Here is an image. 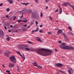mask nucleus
I'll list each match as a JSON object with an SVG mask.
<instances>
[{"instance_id":"1","label":"nucleus","mask_w":74,"mask_h":74,"mask_svg":"<svg viewBox=\"0 0 74 74\" xmlns=\"http://www.w3.org/2000/svg\"><path fill=\"white\" fill-rule=\"evenodd\" d=\"M37 53L43 56L50 55L52 52V51L49 49H40L36 50Z\"/></svg>"},{"instance_id":"2","label":"nucleus","mask_w":74,"mask_h":74,"mask_svg":"<svg viewBox=\"0 0 74 74\" xmlns=\"http://www.w3.org/2000/svg\"><path fill=\"white\" fill-rule=\"evenodd\" d=\"M10 60L12 61V62L16 63V58H15V56H13L10 57Z\"/></svg>"},{"instance_id":"3","label":"nucleus","mask_w":74,"mask_h":74,"mask_svg":"<svg viewBox=\"0 0 74 74\" xmlns=\"http://www.w3.org/2000/svg\"><path fill=\"white\" fill-rule=\"evenodd\" d=\"M65 49H74V47H69L67 46H65Z\"/></svg>"},{"instance_id":"4","label":"nucleus","mask_w":74,"mask_h":74,"mask_svg":"<svg viewBox=\"0 0 74 74\" xmlns=\"http://www.w3.org/2000/svg\"><path fill=\"white\" fill-rule=\"evenodd\" d=\"M4 37V32L2 30H0V37L3 38Z\"/></svg>"},{"instance_id":"5","label":"nucleus","mask_w":74,"mask_h":74,"mask_svg":"<svg viewBox=\"0 0 74 74\" xmlns=\"http://www.w3.org/2000/svg\"><path fill=\"white\" fill-rule=\"evenodd\" d=\"M22 49H23L24 50H26L25 49H26L27 51H29V50H30V49H31L30 48L27 47L26 45L23 46L22 47Z\"/></svg>"},{"instance_id":"6","label":"nucleus","mask_w":74,"mask_h":74,"mask_svg":"<svg viewBox=\"0 0 74 74\" xmlns=\"http://www.w3.org/2000/svg\"><path fill=\"white\" fill-rule=\"evenodd\" d=\"M60 47L62 49H65V43H62L61 45H60Z\"/></svg>"},{"instance_id":"7","label":"nucleus","mask_w":74,"mask_h":74,"mask_svg":"<svg viewBox=\"0 0 74 74\" xmlns=\"http://www.w3.org/2000/svg\"><path fill=\"white\" fill-rule=\"evenodd\" d=\"M10 53H12L10 51H7V53H4V54L6 56H8L9 55H10Z\"/></svg>"},{"instance_id":"8","label":"nucleus","mask_w":74,"mask_h":74,"mask_svg":"<svg viewBox=\"0 0 74 74\" xmlns=\"http://www.w3.org/2000/svg\"><path fill=\"white\" fill-rule=\"evenodd\" d=\"M14 66V64L12 63H10L9 64V67L10 68H12Z\"/></svg>"},{"instance_id":"9","label":"nucleus","mask_w":74,"mask_h":74,"mask_svg":"<svg viewBox=\"0 0 74 74\" xmlns=\"http://www.w3.org/2000/svg\"><path fill=\"white\" fill-rule=\"evenodd\" d=\"M56 66L58 67H61L62 66H63V64H61L57 63L56 64Z\"/></svg>"},{"instance_id":"10","label":"nucleus","mask_w":74,"mask_h":74,"mask_svg":"<svg viewBox=\"0 0 74 74\" xmlns=\"http://www.w3.org/2000/svg\"><path fill=\"white\" fill-rule=\"evenodd\" d=\"M36 40H37V41H40V42H42V40L40 38L38 37H36L35 38Z\"/></svg>"},{"instance_id":"11","label":"nucleus","mask_w":74,"mask_h":74,"mask_svg":"<svg viewBox=\"0 0 74 74\" xmlns=\"http://www.w3.org/2000/svg\"><path fill=\"white\" fill-rule=\"evenodd\" d=\"M33 64L35 66H36V67H37L38 66V65H37V62H34V63H33Z\"/></svg>"},{"instance_id":"12","label":"nucleus","mask_w":74,"mask_h":74,"mask_svg":"<svg viewBox=\"0 0 74 74\" xmlns=\"http://www.w3.org/2000/svg\"><path fill=\"white\" fill-rule=\"evenodd\" d=\"M62 33V30L60 29L58 31V34H60L61 33Z\"/></svg>"},{"instance_id":"13","label":"nucleus","mask_w":74,"mask_h":74,"mask_svg":"<svg viewBox=\"0 0 74 74\" xmlns=\"http://www.w3.org/2000/svg\"><path fill=\"white\" fill-rule=\"evenodd\" d=\"M59 7L60 8V12H59L60 14L62 13V8L60 7V5H59Z\"/></svg>"},{"instance_id":"14","label":"nucleus","mask_w":74,"mask_h":74,"mask_svg":"<svg viewBox=\"0 0 74 74\" xmlns=\"http://www.w3.org/2000/svg\"><path fill=\"white\" fill-rule=\"evenodd\" d=\"M8 2L10 3V4H12V3H13L12 0H8Z\"/></svg>"},{"instance_id":"15","label":"nucleus","mask_w":74,"mask_h":74,"mask_svg":"<svg viewBox=\"0 0 74 74\" xmlns=\"http://www.w3.org/2000/svg\"><path fill=\"white\" fill-rule=\"evenodd\" d=\"M69 35L70 36L71 35H72V36H74V34L72 32H69L68 33Z\"/></svg>"},{"instance_id":"16","label":"nucleus","mask_w":74,"mask_h":74,"mask_svg":"<svg viewBox=\"0 0 74 74\" xmlns=\"http://www.w3.org/2000/svg\"><path fill=\"white\" fill-rule=\"evenodd\" d=\"M17 22L18 23H20L21 22H22V21L21 19H19L17 21Z\"/></svg>"},{"instance_id":"17","label":"nucleus","mask_w":74,"mask_h":74,"mask_svg":"<svg viewBox=\"0 0 74 74\" xmlns=\"http://www.w3.org/2000/svg\"><path fill=\"white\" fill-rule=\"evenodd\" d=\"M68 71L69 74H72V72H71V71L70 70H68Z\"/></svg>"},{"instance_id":"18","label":"nucleus","mask_w":74,"mask_h":74,"mask_svg":"<svg viewBox=\"0 0 74 74\" xmlns=\"http://www.w3.org/2000/svg\"><path fill=\"white\" fill-rule=\"evenodd\" d=\"M7 41H9L10 40V37H8L6 39Z\"/></svg>"},{"instance_id":"19","label":"nucleus","mask_w":74,"mask_h":74,"mask_svg":"<svg viewBox=\"0 0 74 74\" xmlns=\"http://www.w3.org/2000/svg\"><path fill=\"white\" fill-rule=\"evenodd\" d=\"M38 68H39V69H41L42 68V66H38Z\"/></svg>"},{"instance_id":"20","label":"nucleus","mask_w":74,"mask_h":74,"mask_svg":"<svg viewBox=\"0 0 74 74\" xmlns=\"http://www.w3.org/2000/svg\"><path fill=\"white\" fill-rule=\"evenodd\" d=\"M6 11H8V12H9V11L10 10V9L9 8H8L6 9Z\"/></svg>"},{"instance_id":"21","label":"nucleus","mask_w":74,"mask_h":74,"mask_svg":"<svg viewBox=\"0 0 74 74\" xmlns=\"http://www.w3.org/2000/svg\"><path fill=\"white\" fill-rule=\"evenodd\" d=\"M69 70H70V71L71 70V71H72V72H73V69L71 68H69Z\"/></svg>"},{"instance_id":"22","label":"nucleus","mask_w":74,"mask_h":74,"mask_svg":"<svg viewBox=\"0 0 74 74\" xmlns=\"http://www.w3.org/2000/svg\"><path fill=\"white\" fill-rule=\"evenodd\" d=\"M22 22H25V23H26V22H27V20H23L22 21Z\"/></svg>"},{"instance_id":"23","label":"nucleus","mask_w":74,"mask_h":74,"mask_svg":"<svg viewBox=\"0 0 74 74\" xmlns=\"http://www.w3.org/2000/svg\"><path fill=\"white\" fill-rule=\"evenodd\" d=\"M58 71H60V73H64L63 71H62L61 70H59Z\"/></svg>"},{"instance_id":"24","label":"nucleus","mask_w":74,"mask_h":74,"mask_svg":"<svg viewBox=\"0 0 74 74\" xmlns=\"http://www.w3.org/2000/svg\"><path fill=\"white\" fill-rule=\"evenodd\" d=\"M39 32H40V33H43L42 30V29L40 30H39Z\"/></svg>"},{"instance_id":"25","label":"nucleus","mask_w":74,"mask_h":74,"mask_svg":"<svg viewBox=\"0 0 74 74\" xmlns=\"http://www.w3.org/2000/svg\"><path fill=\"white\" fill-rule=\"evenodd\" d=\"M36 32H38V30H39V28L38 27H37L36 28Z\"/></svg>"},{"instance_id":"26","label":"nucleus","mask_w":74,"mask_h":74,"mask_svg":"<svg viewBox=\"0 0 74 74\" xmlns=\"http://www.w3.org/2000/svg\"><path fill=\"white\" fill-rule=\"evenodd\" d=\"M69 3H65V6H67L68 4L69 5Z\"/></svg>"},{"instance_id":"27","label":"nucleus","mask_w":74,"mask_h":74,"mask_svg":"<svg viewBox=\"0 0 74 74\" xmlns=\"http://www.w3.org/2000/svg\"><path fill=\"white\" fill-rule=\"evenodd\" d=\"M69 30H70L71 31H72V29H71V27H69Z\"/></svg>"},{"instance_id":"28","label":"nucleus","mask_w":74,"mask_h":74,"mask_svg":"<svg viewBox=\"0 0 74 74\" xmlns=\"http://www.w3.org/2000/svg\"><path fill=\"white\" fill-rule=\"evenodd\" d=\"M42 12H41L40 13V16L41 17H42Z\"/></svg>"},{"instance_id":"29","label":"nucleus","mask_w":74,"mask_h":74,"mask_svg":"<svg viewBox=\"0 0 74 74\" xmlns=\"http://www.w3.org/2000/svg\"><path fill=\"white\" fill-rule=\"evenodd\" d=\"M65 39L66 40H67V41H68V38H67V37L66 36L65 37Z\"/></svg>"},{"instance_id":"30","label":"nucleus","mask_w":74,"mask_h":74,"mask_svg":"<svg viewBox=\"0 0 74 74\" xmlns=\"http://www.w3.org/2000/svg\"><path fill=\"white\" fill-rule=\"evenodd\" d=\"M36 32V30H33L32 31V33H34V32Z\"/></svg>"},{"instance_id":"31","label":"nucleus","mask_w":74,"mask_h":74,"mask_svg":"<svg viewBox=\"0 0 74 74\" xmlns=\"http://www.w3.org/2000/svg\"><path fill=\"white\" fill-rule=\"evenodd\" d=\"M49 18L50 19L51 21H52V17L51 16H50V17H49Z\"/></svg>"},{"instance_id":"32","label":"nucleus","mask_w":74,"mask_h":74,"mask_svg":"<svg viewBox=\"0 0 74 74\" xmlns=\"http://www.w3.org/2000/svg\"><path fill=\"white\" fill-rule=\"evenodd\" d=\"M16 53H18V54H19L20 53V52H19V51H16Z\"/></svg>"},{"instance_id":"33","label":"nucleus","mask_w":74,"mask_h":74,"mask_svg":"<svg viewBox=\"0 0 74 74\" xmlns=\"http://www.w3.org/2000/svg\"><path fill=\"white\" fill-rule=\"evenodd\" d=\"M16 17L15 16L14 17V18H13V21H15V19H16Z\"/></svg>"},{"instance_id":"34","label":"nucleus","mask_w":74,"mask_h":74,"mask_svg":"<svg viewBox=\"0 0 74 74\" xmlns=\"http://www.w3.org/2000/svg\"><path fill=\"white\" fill-rule=\"evenodd\" d=\"M34 0L37 3H38V0Z\"/></svg>"},{"instance_id":"35","label":"nucleus","mask_w":74,"mask_h":74,"mask_svg":"<svg viewBox=\"0 0 74 74\" xmlns=\"http://www.w3.org/2000/svg\"><path fill=\"white\" fill-rule=\"evenodd\" d=\"M6 71L7 73H10V71H8V70H6Z\"/></svg>"},{"instance_id":"36","label":"nucleus","mask_w":74,"mask_h":74,"mask_svg":"<svg viewBox=\"0 0 74 74\" xmlns=\"http://www.w3.org/2000/svg\"><path fill=\"white\" fill-rule=\"evenodd\" d=\"M48 33L49 34H52V33L51 32H48Z\"/></svg>"},{"instance_id":"37","label":"nucleus","mask_w":74,"mask_h":74,"mask_svg":"<svg viewBox=\"0 0 74 74\" xmlns=\"http://www.w3.org/2000/svg\"><path fill=\"white\" fill-rule=\"evenodd\" d=\"M28 42L29 44H32V42L30 41H29Z\"/></svg>"},{"instance_id":"38","label":"nucleus","mask_w":74,"mask_h":74,"mask_svg":"<svg viewBox=\"0 0 74 74\" xmlns=\"http://www.w3.org/2000/svg\"><path fill=\"white\" fill-rule=\"evenodd\" d=\"M30 51H35V50H34V49H32V50H29Z\"/></svg>"},{"instance_id":"39","label":"nucleus","mask_w":74,"mask_h":74,"mask_svg":"<svg viewBox=\"0 0 74 74\" xmlns=\"http://www.w3.org/2000/svg\"><path fill=\"white\" fill-rule=\"evenodd\" d=\"M45 0L46 3H48V2H49V0Z\"/></svg>"},{"instance_id":"40","label":"nucleus","mask_w":74,"mask_h":74,"mask_svg":"<svg viewBox=\"0 0 74 74\" xmlns=\"http://www.w3.org/2000/svg\"><path fill=\"white\" fill-rule=\"evenodd\" d=\"M58 42L60 44H62V41H58Z\"/></svg>"},{"instance_id":"41","label":"nucleus","mask_w":74,"mask_h":74,"mask_svg":"<svg viewBox=\"0 0 74 74\" xmlns=\"http://www.w3.org/2000/svg\"><path fill=\"white\" fill-rule=\"evenodd\" d=\"M35 22H36V25L38 24V22H37V21H36Z\"/></svg>"},{"instance_id":"42","label":"nucleus","mask_w":74,"mask_h":74,"mask_svg":"<svg viewBox=\"0 0 74 74\" xmlns=\"http://www.w3.org/2000/svg\"><path fill=\"white\" fill-rule=\"evenodd\" d=\"M62 35L63 36H64V37H65V34H64V33H63V34H62Z\"/></svg>"},{"instance_id":"43","label":"nucleus","mask_w":74,"mask_h":74,"mask_svg":"<svg viewBox=\"0 0 74 74\" xmlns=\"http://www.w3.org/2000/svg\"><path fill=\"white\" fill-rule=\"evenodd\" d=\"M3 3H1L0 4V6H2Z\"/></svg>"},{"instance_id":"44","label":"nucleus","mask_w":74,"mask_h":74,"mask_svg":"<svg viewBox=\"0 0 74 74\" xmlns=\"http://www.w3.org/2000/svg\"><path fill=\"white\" fill-rule=\"evenodd\" d=\"M18 54L19 55H20V56H21V57H22L23 56H22V55H21V53H20L19 54Z\"/></svg>"},{"instance_id":"45","label":"nucleus","mask_w":74,"mask_h":74,"mask_svg":"<svg viewBox=\"0 0 74 74\" xmlns=\"http://www.w3.org/2000/svg\"><path fill=\"white\" fill-rule=\"evenodd\" d=\"M4 27H5V30H7V27H6V26H5Z\"/></svg>"},{"instance_id":"46","label":"nucleus","mask_w":74,"mask_h":74,"mask_svg":"<svg viewBox=\"0 0 74 74\" xmlns=\"http://www.w3.org/2000/svg\"><path fill=\"white\" fill-rule=\"evenodd\" d=\"M24 27H26L27 26V25L26 24H25L23 26Z\"/></svg>"},{"instance_id":"47","label":"nucleus","mask_w":74,"mask_h":74,"mask_svg":"<svg viewBox=\"0 0 74 74\" xmlns=\"http://www.w3.org/2000/svg\"><path fill=\"white\" fill-rule=\"evenodd\" d=\"M42 27V25H40V27Z\"/></svg>"},{"instance_id":"48","label":"nucleus","mask_w":74,"mask_h":74,"mask_svg":"<svg viewBox=\"0 0 74 74\" xmlns=\"http://www.w3.org/2000/svg\"><path fill=\"white\" fill-rule=\"evenodd\" d=\"M55 12H58V10L57 9L56 10H55Z\"/></svg>"},{"instance_id":"49","label":"nucleus","mask_w":74,"mask_h":74,"mask_svg":"<svg viewBox=\"0 0 74 74\" xmlns=\"http://www.w3.org/2000/svg\"><path fill=\"white\" fill-rule=\"evenodd\" d=\"M22 58H23V59H25V56H22Z\"/></svg>"},{"instance_id":"50","label":"nucleus","mask_w":74,"mask_h":74,"mask_svg":"<svg viewBox=\"0 0 74 74\" xmlns=\"http://www.w3.org/2000/svg\"><path fill=\"white\" fill-rule=\"evenodd\" d=\"M23 14L22 15V16H21V19L22 18V17H23Z\"/></svg>"},{"instance_id":"51","label":"nucleus","mask_w":74,"mask_h":74,"mask_svg":"<svg viewBox=\"0 0 74 74\" xmlns=\"http://www.w3.org/2000/svg\"><path fill=\"white\" fill-rule=\"evenodd\" d=\"M10 27H13V26H12V25H10Z\"/></svg>"},{"instance_id":"52","label":"nucleus","mask_w":74,"mask_h":74,"mask_svg":"<svg viewBox=\"0 0 74 74\" xmlns=\"http://www.w3.org/2000/svg\"><path fill=\"white\" fill-rule=\"evenodd\" d=\"M26 4V3H23L22 4H23V5H25Z\"/></svg>"},{"instance_id":"53","label":"nucleus","mask_w":74,"mask_h":74,"mask_svg":"<svg viewBox=\"0 0 74 74\" xmlns=\"http://www.w3.org/2000/svg\"><path fill=\"white\" fill-rule=\"evenodd\" d=\"M17 67L18 68V69H19V66H17Z\"/></svg>"},{"instance_id":"54","label":"nucleus","mask_w":74,"mask_h":74,"mask_svg":"<svg viewBox=\"0 0 74 74\" xmlns=\"http://www.w3.org/2000/svg\"><path fill=\"white\" fill-rule=\"evenodd\" d=\"M8 17V15H6V18H7Z\"/></svg>"},{"instance_id":"55","label":"nucleus","mask_w":74,"mask_h":74,"mask_svg":"<svg viewBox=\"0 0 74 74\" xmlns=\"http://www.w3.org/2000/svg\"><path fill=\"white\" fill-rule=\"evenodd\" d=\"M45 8L46 9H48V7L47 6Z\"/></svg>"},{"instance_id":"56","label":"nucleus","mask_w":74,"mask_h":74,"mask_svg":"<svg viewBox=\"0 0 74 74\" xmlns=\"http://www.w3.org/2000/svg\"><path fill=\"white\" fill-rule=\"evenodd\" d=\"M28 4H29V3H25V5H28Z\"/></svg>"},{"instance_id":"57","label":"nucleus","mask_w":74,"mask_h":74,"mask_svg":"<svg viewBox=\"0 0 74 74\" xmlns=\"http://www.w3.org/2000/svg\"><path fill=\"white\" fill-rule=\"evenodd\" d=\"M62 5H64V6H65V3H64V4H62Z\"/></svg>"},{"instance_id":"58","label":"nucleus","mask_w":74,"mask_h":74,"mask_svg":"<svg viewBox=\"0 0 74 74\" xmlns=\"http://www.w3.org/2000/svg\"><path fill=\"white\" fill-rule=\"evenodd\" d=\"M55 51L56 52H57V51H58V50H57L56 49H55Z\"/></svg>"},{"instance_id":"59","label":"nucleus","mask_w":74,"mask_h":74,"mask_svg":"<svg viewBox=\"0 0 74 74\" xmlns=\"http://www.w3.org/2000/svg\"><path fill=\"white\" fill-rule=\"evenodd\" d=\"M0 53H2V51H1H1H0Z\"/></svg>"},{"instance_id":"60","label":"nucleus","mask_w":74,"mask_h":74,"mask_svg":"<svg viewBox=\"0 0 74 74\" xmlns=\"http://www.w3.org/2000/svg\"><path fill=\"white\" fill-rule=\"evenodd\" d=\"M2 66H3V67H5L4 65H2Z\"/></svg>"},{"instance_id":"61","label":"nucleus","mask_w":74,"mask_h":74,"mask_svg":"<svg viewBox=\"0 0 74 74\" xmlns=\"http://www.w3.org/2000/svg\"><path fill=\"white\" fill-rule=\"evenodd\" d=\"M8 32H11V31L10 30H9Z\"/></svg>"},{"instance_id":"62","label":"nucleus","mask_w":74,"mask_h":74,"mask_svg":"<svg viewBox=\"0 0 74 74\" xmlns=\"http://www.w3.org/2000/svg\"><path fill=\"white\" fill-rule=\"evenodd\" d=\"M30 26H29L28 27V28H30Z\"/></svg>"},{"instance_id":"63","label":"nucleus","mask_w":74,"mask_h":74,"mask_svg":"<svg viewBox=\"0 0 74 74\" xmlns=\"http://www.w3.org/2000/svg\"><path fill=\"white\" fill-rule=\"evenodd\" d=\"M23 14H24V13H22V15H23Z\"/></svg>"},{"instance_id":"64","label":"nucleus","mask_w":74,"mask_h":74,"mask_svg":"<svg viewBox=\"0 0 74 74\" xmlns=\"http://www.w3.org/2000/svg\"><path fill=\"white\" fill-rule=\"evenodd\" d=\"M19 69H18V72H19Z\"/></svg>"}]
</instances>
